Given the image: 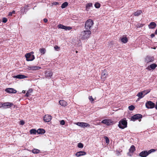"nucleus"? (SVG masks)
<instances>
[{
	"label": "nucleus",
	"mask_w": 157,
	"mask_h": 157,
	"mask_svg": "<svg viewBox=\"0 0 157 157\" xmlns=\"http://www.w3.org/2000/svg\"><path fill=\"white\" fill-rule=\"evenodd\" d=\"M91 32L90 30L84 31L81 33L79 38L82 40H86L87 39L90 35Z\"/></svg>",
	"instance_id": "1"
},
{
	"label": "nucleus",
	"mask_w": 157,
	"mask_h": 157,
	"mask_svg": "<svg viewBox=\"0 0 157 157\" xmlns=\"http://www.w3.org/2000/svg\"><path fill=\"white\" fill-rule=\"evenodd\" d=\"M127 123L126 120L123 119L119 121L118 126L120 128L124 129L127 127Z\"/></svg>",
	"instance_id": "2"
},
{
	"label": "nucleus",
	"mask_w": 157,
	"mask_h": 157,
	"mask_svg": "<svg viewBox=\"0 0 157 157\" xmlns=\"http://www.w3.org/2000/svg\"><path fill=\"white\" fill-rule=\"evenodd\" d=\"M94 24V22L90 19L88 20L86 22L85 28L86 29H90Z\"/></svg>",
	"instance_id": "3"
},
{
	"label": "nucleus",
	"mask_w": 157,
	"mask_h": 157,
	"mask_svg": "<svg viewBox=\"0 0 157 157\" xmlns=\"http://www.w3.org/2000/svg\"><path fill=\"white\" fill-rule=\"evenodd\" d=\"M25 57L27 61H31L35 59L34 55L30 53H28L25 54Z\"/></svg>",
	"instance_id": "4"
},
{
	"label": "nucleus",
	"mask_w": 157,
	"mask_h": 157,
	"mask_svg": "<svg viewBox=\"0 0 157 157\" xmlns=\"http://www.w3.org/2000/svg\"><path fill=\"white\" fill-rule=\"evenodd\" d=\"M146 107L147 109H152L155 106V104L151 101H149L146 102Z\"/></svg>",
	"instance_id": "5"
},
{
	"label": "nucleus",
	"mask_w": 157,
	"mask_h": 157,
	"mask_svg": "<svg viewBox=\"0 0 157 157\" xmlns=\"http://www.w3.org/2000/svg\"><path fill=\"white\" fill-rule=\"evenodd\" d=\"M13 105V104L12 103L6 102L2 104L1 107H3L5 109H7L12 106Z\"/></svg>",
	"instance_id": "6"
},
{
	"label": "nucleus",
	"mask_w": 157,
	"mask_h": 157,
	"mask_svg": "<svg viewBox=\"0 0 157 157\" xmlns=\"http://www.w3.org/2000/svg\"><path fill=\"white\" fill-rule=\"evenodd\" d=\"M142 118V115L139 114H135L132 116L131 118V120L134 121L135 120Z\"/></svg>",
	"instance_id": "7"
},
{
	"label": "nucleus",
	"mask_w": 157,
	"mask_h": 157,
	"mask_svg": "<svg viewBox=\"0 0 157 157\" xmlns=\"http://www.w3.org/2000/svg\"><path fill=\"white\" fill-rule=\"evenodd\" d=\"M145 61L147 63L152 62L154 60V57L147 56L145 58Z\"/></svg>",
	"instance_id": "8"
},
{
	"label": "nucleus",
	"mask_w": 157,
	"mask_h": 157,
	"mask_svg": "<svg viewBox=\"0 0 157 157\" xmlns=\"http://www.w3.org/2000/svg\"><path fill=\"white\" fill-rule=\"evenodd\" d=\"M58 27L59 28L65 29L66 30H70L72 29V28L71 27L65 26L62 24L59 25L58 26Z\"/></svg>",
	"instance_id": "9"
},
{
	"label": "nucleus",
	"mask_w": 157,
	"mask_h": 157,
	"mask_svg": "<svg viewBox=\"0 0 157 157\" xmlns=\"http://www.w3.org/2000/svg\"><path fill=\"white\" fill-rule=\"evenodd\" d=\"M113 122V121L110 119H105L102 120L101 122V123L108 126L110 125Z\"/></svg>",
	"instance_id": "10"
},
{
	"label": "nucleus",
	"mask_w": 157,
	"mask_h": 157,
	"mask_svg": "<svg viewBox=\"0 0 157 157\" xmlns=\"http://www.w3.org/2000/svg\"><path fill=\"white\" fill-rule=\"evenodd\" d=\"M76 124L79 126L84 128L85 127H89L90 126L89 124L82 122H78Z\"/></svg>",
	"instance_id": "11"
},
{
	"label": "nucleus",
	"mask_w": 157,
	"mask_h": 157,
	"mask_svg": "<svg viewBox=\"0 0 157 157\" xmlns=\"http://www.w3.org/2000/svg\"><path fill=\"white\" fill-rule=\"evenodd\" d=\"M52 116L50 115H46L44 117V120L45 122H49L52 119Z\"/></svg>",
	"instance_id": "12"
},
{
	"label": "nucleus",
	"mask_w": 157,
	"mask_h": 157,
	"mask_svg": "<svg viewBox=\"0 0 157 157\" xmlns=\"http://www.w3.org/2000/svg\"><path fill=\"white\" fill-rule=\"evenodd\" d=\"M108 75L107 73L105 70L102 71L101 73V78L102 81H104Z\"/></svg>",
	"instance_id": "13"
},
{
	"label": "nucleus",
	"mask_w": 157,
	"mask_h": 157,
	"mask_svg": "<svg viewBox=\"0 0 157 157\" xmlns=\"http://www.w3.org/2000/svg\"><path fill=\"white\" fill-rule=\"evenodd\" d=\"M149 154L148 151H142L140 153V156L142 157H146Z\"/></svg>",
	"instance_id": "14"
},
{
	"label": "nucleus",
	"mask_w": 157,
	"mask_h": 157,
	"mask_svg": "<svg viewBox=\"0 0 157 157\" xmlns=\"http://www.w3.org/2000/svg\"><path fill=\"white\" fill-rule=\"evenodd\" d=\"M5 91L7 92L10 93H15L17 91L16 90L13 88H7L5 90Z\"/></svg>",
	"instance_id": "15"
},
{
	"label": "nucleus",
	"mask_w": 157,
	"mask_h": 157,
	"mask_svg": "<svg viewBox=\"0 0 157 157\" xmlns=\"http://www.w3.org/2000/svg\"><path fill=\"white\" fill-rule=\"evenodd\" d=\"M45 74L46 78L48 79L50 78L53 75L51 71H46Z\"/></svg>",
	"instance_id": "16"
},
{
	"label": "nucleus",
	"mask_w": 157,
	"mask_h": 157,
	"mask_svg": "<svg viewBox=\"0 0 157 157\" xmlns=\"http://www.w3.org/2000/svg\"><path fill=\"white\" fill-rule=\"evenodd\" d=\"M14 78H17L19 79L25 78H27V76L22 75H15L13 76Z\"/></svg>",
	"instance_id": "17"
},
{
	"label": "nucleus",
	"mask_w": 157,
	"mask_h": 157,
	"mask_svg": "<svg viewBox=\"0 0 157 157\" xmlns=\"http://www.w3.org/2000/svg\"><path fill=\"white\" fill-rule=\"evenodd\" d=\"M157 67V65L156 64L153 63L148 66L146 69L149 70H151V69H154Z\"/></svg>",
	"instance_id": "18"
},
{
	"label": "nucleus",
	"mask_w": 157,
	"mask_h": 157,
	"mask_svg": "<svg viewBox=\"0 0 157 157\" xmlns=\"http://www.w3.org/2000/svg\"><path fill=\"white\" fill-rule=\"evenodd\" d=\"M86 154V153L84 151H79L77 152L75 154V155L77 157H79L82 155H84Z\"/></svg>",
	"instance_id": "19"
},
{
	"label": "nucleus",
	"mask_w": 157,
	"mask_h": 157,
	"mask_svg": "<svg viewBox=\"0 0 157 157\" xmlns=\"http://www.w3.org/2000/svg\"><path fill=\"white\" fill-rule=\"evenodd\" d=\"M29 68L30 69L33 70H39L41 68V67L37 66H30L29 67Z\"/></svg>",
	"instance_id": "20"
},
{
	"label": "nucleus",
	"mask_w": 157,
	"mask_h": 157,
	"mask_svg": "<svg viewBox=\"0 0 157 157\" xmlns=\"http://www.w3.org/2000/svg\"><path fill=\"white\" fill-rule=\"evenodd\" d=\"M156 26V24L153 22H151L149 25V27L150 29H154Z\"/></svg>",
	"instance_id": "21"
},
{
	"label": "nucleus",
	"mask_w": 157,
	"mask_h": 157,
	"mask_svg": "<svg viewBox=\"0 0 157 157\" xmlns=\"http://www.w3.org/2000/svg\"><path fill=\"white\" fill-rule=\"evenodd\" d=\"M135 150L136 148L135 146L133 145H132L129 150V152L128 154L129 153H133Z\"/></svg>",
	"instance_id": "22"
},
{
	"label": "nucleus",
	"mask_w": 157,
	"mask_h": 157,
	"mask_svg": "<svg viewBox=\"0 0 157 157\" xmlns=\"http://www.w3.org/2000/svg\"><path fill=\"white\" fill-rule=\"evenodd\" d=\"M59 104L62 106H65L67 105L66 102L64 100H60L59 101Z\"/></svg>",
	"instance_id": "23"
},
{
	"label": "nucleus",
	"mask_w": 157,
	"mask_h": 157,
	"mask_svg": "<svg viewBox=\"0 0 157 157\" xmlns=\"http://www.w3.org/2000/svg\"><path fill=\"white\" fill-rule=\"evenodd\" d=\"M45 132L44 129L42 128H39L37 130V132L39 134H44Z\"/></svg>",
	"instance_id": "24"
},
{
	"label": "nucleus",
	"mask_w": 157,
	"mask_h": 157,
	"mask_svg": "<svg viewBox=\"0 0 157 157\" xmlns=\"http://www.w3.org/2000/svg\"><path fill=\"white\" fill-rule=\"evenodd\" d=\"M136 96H138V97L139 98H142L144 96V94L143 93L141 92H139L137 95H136Z\"/></svg>",
	"instance_id": "25"
},
{
	"label": "nucleus",
	"mask_w": 157,
	"mask_h": 157,
	"mask_svg": "<svg viewBox=\"0 0 157 157\" xmlns=\"http://www.w3.org/2000/svg\"><path fill=\"white\" fill-rule=\"evenodd\" d=\"M121 41L122 42L124 43H126L127 42L128 39L126 37H123L121 38Z\"/></svg>",
	"instance_id": "26"
},
{
	"label": "nucleus",
	"mask_w": 157,
	"mask_h": 157,
	"mask_svg": "<svg viewBox=\"0 0 157 157\" xmlns=\"http://www.w3.org/2000/svg\"><path fill=\"white\" fill-rule=\"evenodd\" d=\"M142 12L141 10H138L134 13V15L135 16H138L141 14Z\"/></svg>",
	"instance_id": "27"
},
{
	"label": "nucleus",
	"mask_w": 157,
	"mask_h": 157,
	"mask_svg": "<svg viewBox=\"0 0 157 157\" xmlns=\"http://www.w3.org/2000/svg\"><path fill=\"white\" fill-rule=\"evenodd\" d=\"M68 3L67 2H65L63 3L61 6V7L62 8H64L66 7L68 5Z\"/></svg>",
	"instance_id": "28"
},
{
	"label": "nucleus",
	"mask_w": 157,
	"mask_h": 157,
	"mask_svg": "<svg viewBox=\"0 0 157 157\" xmlns=\"http://www.w3.org/2000/svg\"><path fill=\"white\" fill-rule=\"evenodd\" d=\"M150 91V90L149 89H147L145 90L142 91V92L144 94V95L145 96V95L147 94Z\"/></svg>",
	"instance_id": "29"
},
{
	"label": "nucleus",
	"mask_w": 157,
	"mask_h": 157,
	"mask_svg": "<svg viewBox=\"0 0 157 157\" xmlns=\"http://www.w3.org/2000/svg\"><path fill=\"white\" fill-rule=\"evenodd\" d=\"M32 152L35 154L38 153L40 152V150L37 149H34L32 151Z\"/></svg>",
	"instance_id": "30"
},
{
	"label": "nucleus",
	"mask_w": 157,
	"mask_h": 157,
	"mask_svg": "<svg viewBox=\"0 0 157 157\" xmlns=\"http://www.w3.org/2000/svg\"><path fill=\"white\" fill-rule=\"evenodd\" d=\"M30 132L31 134H36L37 132V131L35 129H32L30 130Z\"/></svg>",
	"instance_id": "31"
},
{
	"label": "nucleus",
	"mask_w": 157,
	"mask_h": 157,
	"mask_svg": "<svg viewBox=\"0 0 157 157\" xmlns=\"http://www.w3.org/2000/svg\"><path fill=\"white\" fill-rule=\"evenodd\" d=\"M92 6V4L91 3H89L87 4L86 5V9H88L90 8V7Z\"/></svg>",
	"instance_id": "32"
},
{
	"label": "nucleus",
	"mask_w": 157,
	"mask_h": 157,
	"mask_svg": "<svg viewBox=\"0 0 157 157\" xmlns=\"http://www.w3.org/2000/svg\"><path fill=\"white\" fill-rule=\"evenodd\" d=\"M94 6L96 8H99L100 7V4L98 2H96L94 4Z\"/></svg>",
	"instance_id": "33"
},
{
	"label": "nucleus",
	"mask_w": 157,
	"mask_h": 157,
	"mask_svg": "<svg viewBox=\"0 0 157 157\" xmlns=\"http://www.w3.org/2000/svg\"><path fill=\"white\" fill-rule=\"evenodd\" d=\"M45 49L44 48H41L40 50V52L43 54H44L45 52Z\"/></svg>",
	"instance_id": "34"
},
{
	"label": "nucleus",
	"mask_w": 157,
	"mask_h": 157,
	"mask_svg": "<svg viewBox=\"0 0 157 157\" xmlns=\"http://www.w3.org/2000/svg\"><path fill=\"white\" fill-rule=\"evenodd\" d=\"M78 147L79 148H82L83 147V145L82 143H80L78 144Z\"/></svg>",
	"instance_id": "35"
},
{
	"label": "nucleus",
	"mask_w": 157,
	"mask_h": 157,
	"mask_svg": "<svg viewBox=\"0 0 157 157\" xmlns=\"http://www.w3.org/2000/svg\"><path fill=\"white\" fill-rule=\"evenodd\" d=\"M134 106L132 105H131L128 107V109L130 110H133L134 109Z\"/></svg>",
	"instance_id": "36"
},
{
	"label": "nucleus",
	"mask_w": 157,
	"mask_h": 157,
	"mask_svg": "<svg viewBox=\"0 0 157 157\" xmlns=\"http://www.w3.org/2000/svg\"><path fill=\"white\" fill-rule=\"evenodd\" d=\"M54 48L55 50L56 51H58L60 49V47L56 45L55 46H54Z\"/></svg>",
	"instance_id": "37"
},
{
	"label": "nucleus",
	"mask_w": 157,
	"mask_h": 157,
	"mask_svg": "<svg viewBox=\"0 0 157 157\" xmlns=\"http://www.w3.org/2000/svg\"><path fill=\"white\" fill-rule=\"evenodd\" d=\"M105 141L106 143H109V140L108 137L107 136H105Z\"/></svg>",
	"instance_id": "38"
},
{
	"label": "nucleus",
	"mask_w": 157,
	"mask_h": 157,
	"mask_svg": "<svg viewBox=\"0 0 157 157\" xmlns=\"http://www.w3.org/2000/svg\"><path fill=\"white\" fill-rule=\"evenodd\" d=\"M7 20L6 18H3L2 19V21L3 22L5 23L7 21Z\"/></svg>",
	"instance_id": "39"
},
{
	"label": "nucleus",
	"mask_w": 157,
	"mask_h": 157,
	"mask_svg": "<svg viewBox=\"0 0 157 157\" xmlns=\"http://www.w3.org/2000/svg\"><path fill=\"white\" fill-rule=\"evenodd\" d=\"M89 99L91 101H93L94 100V99L92 96L89 97Z\"/></svg>",
	"instance_id": "40"
},
{
	"label": "nucleus",
	"mask_w": 157,
	"mask_h": 157,
	"mask_svg": "<svg viewBox=\"0 0 157 157\" xmlns=\"http://www.w3.org/2000/svg\"><path fill=\"white\" fill-rule=\"evenodd\" d=\"M155 150L154 149H151L148 151L149 154H150L152 152H154Z\"/></svg>",
	"instance_id": "41"
},
{
	"label": "nucleus",
	"mask_w": 157,
	"mask_h": 157,
	"mask_svg": "<svg viewBox=\"0 0 157 157\" xmlns=\"http://www.w3.org/2000/svg\"><path fill=\"white\" fill-rule=\"evenodd\" d=\"M60 122V124L61 125H63L65 124V121L63 120L61 121Z\"/></svg>",
	"instance_id": "42"
},
{
	"label": "nucleus",
	"mask_w": 157,
	"mask_h": 157,
	"mask_svg": "<svg viewBox=\"0 0 157 157\" xmlns=\"http://www.w3.org/2000/svg\"><path fill=\"white\" fill-rule=\"evenodd\" d=\"M28 6H25L24 8H22V9H21V11H22V10H24L25 11V9H27V8H28Z\"/></svg>",
	"instance_id": "43"
},
{
	"label": "nucleus",
	"mask_w": 157,
	"mask_h": 157,
	"mask_svg": "<svg viewBox=\"0 0 157 157\" xmlns=\"http://www.w3.org/2000/svg\"><path fill=\"white\" fill-rule=\"evenodd\" d=\"M32 91H33L32 89H29V90L27 92H28L30 94L32 92Z\"/></svg>",
	"instance_id": "44"
},
{
	"label": "nucleus",
	"mask_w": 157,
	"mask_h": 157,
	"mask_svg": "<svg viewBox=\"0 0 157 157\" xmlns=\"http://www.w3.org/2000/svg\"><path fill=\"white\" fill-rule=\"evenodd\" d=\"M30 95V94L27 92L25 94V96L26 97H28L29 95Z\"/></svg>",
	"instance_id": "45"
},
{
	"label": "nucleus",
	"mask_w": 157,
	"mask_h": 157,
	"mask_svg": "<svg viewBox=\"0 0 157 157\" xmlns=\"http://www.w3.org/2000/svg\"><path fill=\"white\" fill-rule=\"evenodd\" d=\"M20 123L21 124L23 125L24 124L25 122L23 121H21L20 122Z\"/></svg>",
	"instance_id": "46"
},
{
	"label": "nucleus",
	"mask_w": 157,
	"mask_h": 157,
	"mask_svg": "<svg viewBox=\"0 0 157 157\" xmlns=\"http://www.w3.org/2000/svg\"><path fill=\"white\" fill-rule=\"evenodd\" d=\"M143 25L142 24H138V28H140L143 26Z\"/></svg>",
	"instance_id": "47"
},
{
	"label": "nucleus",
	"mask_w": 157,
	"mask_h": 157,
	"mask_svg": "<svg viewBox=\"0 0 157 157\" xmlns=\"http://www.w3.org/2000/svg\"><path fill=\"white\" fill-rule=\"evenodd\" d=\"M44 21L45 22V23H46L48 21V20L47 19H46V18H44Z\"/></svg>",
	"instance_id": "48"
},
{
	"label": "nucleus",
	"mask_w": 157,
	"mask_h": 157,
	"mask_svg": "<svg viewBox=\"0 0 157 157\" xmlns=\"http://www.w3.org/2000/svg\"><path fill=\"white\" fill-rule=\"evenodd\" d=\"M155 34L154 33L151 34V37L153 38L155 36Z\"/></svg>",
	"instance_id": "49"
},
{
	"label": "nucleus",
	"mask_w": 157,
	"mask_h": 157,
	"mask_svg": "<svg viewBox=\"0 0 157 157\" xmlns=\"http://www.w3.org/2000/svg\"><path fill=\"white\" fill-rule=\"evenodd\" d=\"M59 4V3L58 2H55L54 3V5H57Z\"/></svg>",
	"instance_id": "50"
},
{
	"label": "nucleus",
	"mask_w": 157,
	"mask_h": 157,
	"mask_svg": "<svg viewBox=\"0 0 157 157\" xmlns=\"http://www.w3.org/2000/svg\"><path fill=\"white\" fill-rule=\"evenodd\" d=\"M12 13L11 12H10L9 13V15L10 16H12Z\"/></svg>",
	"instance_id": "51"
},
{
	"label": "nucleus",
	"mask_w": 157,
	"mask_h": 157,
	"mask_svg": "<svg viewBox=\"0 0 157 157\" xmlns=\"http://www.w3.org/2000/svg\"><path fill=\"white\" fill-rule=\"evenodd\" d=\"M155 108L156 109H157V101L156 102V104L155 106Z\"/></svg>",
	"instance_id": "52"
},
{
	"label": "nucleus",
	"mask_w": 157,
	"mask_h": 157,
	"mask_svg": "<svg viewBox=\"0 0 157 157\" xmlns=\"http://www.w3.org/2000/svg\"><path fill=\"white\" fill-rule=\"evenodd\" d=\"M12 13V14H15V11L14 10H13L12 12H11Z\"/></svg>",
	"instance_id": "53"
},
{
	"label": "nucleus",
	"mask_w": 157,
	"mask_h": 157,
	"mask_svg": "<svg viewBox=\"0 0 157 157\" xmlns=\"http://www.w3.org/2000/svg\"><path fill=\"white\" fill-rule=\"evenodd\" d=\"M155 33L157 35V29L156 30L155 32Z\"/></svg>",
	"instance_id": "54"
},
{
	"label": "nucleus",
	"mask_w": 157,
	"mask_h": 157,
	"mask_svg": "<svg viewBox=\"0 0 157 157\" xmlns=\"http://www.w3.org/2000/svg\"><path fill=\"white\" fill-rule=\"evenodd\" d=\"M25 90H23L22 92L23 93H25Z\"/></svg>",
	"instance_id": "55"
},
{
	"label": "nucleus",
	"mask_w": 157,
	"mask_h": 157,
	"mask_svg": "<svg viewBox=\"0 0 157 157\" xmlns=\"http://www.w3.org/2000/svg\"><path fill=\"white\" fill-rule=\"evenodd\" d=\"M140 99L141 98H139V97L137 99V100L136 101H139Z\"/></svg>",
	"instance_id": "56"
},
{
	"label": "nucleus",
	"mask_w": 157,
	"mask_h": 157,
	"mask_svg": "<svg viewBox=\"0 0 157 157\" xmlns=\"http://www.w3.org/2000/svg\"><path fill=\"white\" fill-rule=\"evenodd\" d=\"M154 48V49H155L156 48Z\"/></svg>",
	"instance_id": "57"
},
{
	"label": "nucleus",
	"mask_w": 157,
	"mask_h": 157,
	"mask_svg": "<svg viewBox=\"0 0 157 157\" xmlns=\"http://www.w3.org/2000/svg\"><path fill=\"white\" fill-rule=\"evenodd\" d=\"M76 53H77L78 52L77 51H76Z\"/></svg>",
	"instance_id": "58"
},
{
	"label": "nucleus",
	"mask_w": 157,
	"mask_h": 157,
	"mask_svg": "<svg viewBox=\"0 0 157 157\" xmlns=\"http://www.w3.org/2000/svg\"><path fill=\"white\" fill-rule=\"evenodd\" d=\"M129 155V156H131V155Z\"/></svg>",
	"instance_id": "59"
}]
</instances>
